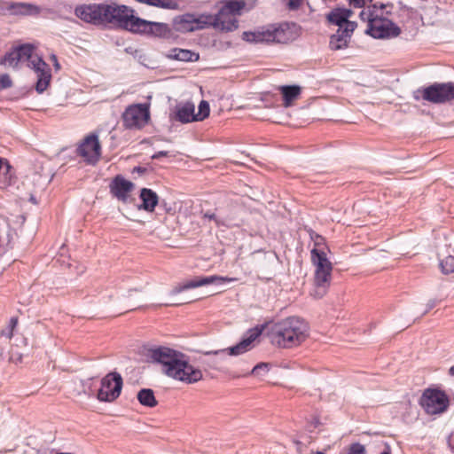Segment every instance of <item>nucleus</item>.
I'll use <instances>...</instances> for the list:
<instances>
[{"label": "nucleus", "mask_w": 454, "mask_h": 454, "mask_svg": "<svg viewBox=\"0 0 454 454\" xmlns=\"http://www.w3.org/2000/svg\"><path fill=\"white\" fill-rule=\"evenodd\" d=\"M439 266L441 271L445 275L454 273V255H448L441 260Z\"/></svg>", "instance_id": "32"}, {"label": "nucleus", "mask_w": 454, "mask_h": 454, "mask_svg": "<svg viewBox=\"0 0 454 454\" xmlns=\"http://www.w3.org/2000/svg\"><path fill=\"white\" fill-rule=\"evenodd\" d=\"M244 6L245 3L242 0H231L223 5L219 11L235 16V14L239 13Z\"/></svg>", "instance_id": "31"}, {"label": "nucleus", "mask_w": 454, "mask_h": 454, "mask_svg": "<svg viewBox=\"0 0 454 454\" xmlns=\"http://www.w3.org/2000/svg\"><path fill=\"white\" fill-rule=\"evenodd\" d=\"M129 7L117 4H91L76 6L74 14L86 23L93 25L112 24L124 29Z\"/></svg>", "instance_id": "1"}, {"label": "nucleus", "mask_w": 454, "mask_h": 454, "mask_svg": "<svg viewBox=\"0 0 454 454\" xmlns=\"http://www.w3.org/2000/svg\"><path fill=\"white\" fill-rule=\"evenodd\" d=\"M449 373H450V375L454 376V365H453V366H451V367L450 368V370H449Z\"/></svg>", "instance_id": "50"}, {"label": "nucleus", "mask_w": 454, "mask_h": 454, "mask_svg": "<svg viewBox=\"0 0 454 454\" xmlns=\"http://www.w3.org/2000/svg\"><path fill=\"white\" fill-rule=\"evenodd\" d=\"M34 49L35 47L30 43L12 47L0 59V65L15 68L20 62L31 59Z\"/></svg>", "instance_id": "12"}, {"label": "nucleus", "mask_w": 454, "mask_h": 454, "mask_svg": "<svg viewBox=\"0 0 454 454\" xmlns=\"http://www.w3.org/2000/svg\"><path fill=\"white\" fill-rule=\"evenodd\" d=\"M308 335V324L298 317H289L274 324L270 331L271 342L285 348L299 346Z\"/></svg>", "instance_id": "2"}, {"label": "nucleus", "mask_w": 454, "mask_h": 454, "mask_svg": "<svg viewBox=\"0 0 454 454\" xmlns=\"http://www.w3.org/2000/svg\"><path fill=\"white\" fill-rule=\"evenodd\" d=\"M416 101L423 99L432 104L441 105L454 99V82H434L427 87H420L413 91Z\"/></svg>", "instance_id": "5"}, {"label": "nucleus", "mask_w": 454, "mask_h": 454, "mask_svg": "<svg viewBox=\"0 0 454 454\" xmlns=\"http://www.w3.org/2000/svg\"><path fill=\"white\" fill-rule=\"evenodd\" d=\"M380 454H391V450L388 445L386 446L383 451H381Z\"/></svg>", "instance_id": "49"}, {"label": "nucleus", "mask_w": 454, "mask_h": 454, "mask_svg": "<svg viewBox=\"0 0 454 454\" xmlns=\"http://www.w3.org/2000/svg\"><path fill=\"white\" fill-rule=\"evenodd\" d=\"M352 15V11L346 8H335L332 10L327 15V20L338 26L340 28L347 26V23H355L354 21H349L348 18Z\"/></svg>", "instance_id": "20"}, {"label": "nucleus", "mask_w": 454, "mask_h": 454, "mask_svg": "<svg viewBox=\"0 0 454 454\" xmlns=\"http://www.w3.org/2000/svg\"><path fill=\"white\" fill-rule=\"evenodd\" d=\"M311 262L316 267L315 270V289L312 295L320 299L328 291L332 279L333 264L328 260L326 253L324 250L314 247L311 252Z\"/></svg>", "instance_id": "3"}, {"label": "nucleus", "mask_w": 454, "mask_h": 454, "mask_svg": "<svg viewBox=\"0 0 454 454\" xmlns=\"http://www.w3.org/2000/svg\"><path fill=\"white\" fill-rule=\"evenodd\" d=\"M18 319L16 317H12L10 320V329L13 330V328L17 325Z\"/></svg>", "instance_id": "47"}, {"label": "nucleus", "mask_w": 454, "mask_h": 454, "mask_svg": "<svg viewBox=\"0 0 454 454\" xmlns=\"http://www.w3.org/2000/svg\"><path fill=\"white\" fill-rule=\"evenodd\" d=\"M101 146L98 137L95 134H90L84 138L77 148V153L85 158L90 163L97 162L100 157Z\"/></svg>", "instance_id": "13"}, {"label": "nucleus", "mask_w": 454, "mask_h": 454, "mask_svg": "<svg viewBox=\"0 0 454 454\" xmlns=\"http://www.w3.org/2000/svg\"><path fill=\"white\" fill-rule=\"evenodd\" d=\"M190 301H192L191 300H182V301H176V302L164 303L163 305H165V306H177V305L188 303Z\"/></svg>", "instance_id": "46"}, {"label": "nucleus", "mask_w": 454, "mask_h": 454, "mask_svg": "<svg viewBox=\"0 0 454 454\" xmlns=\"http://www.w3.org/2000/svg\"><path fill=\"white\" fill-rule=\"evenodd\" d=\"M356 27V23H347L344 27H339L336 33L330 37V49L333 51L346 49Z\"/></svg>", "instance_id": "14"}, {"label": "nucleus", "mask_w": 454, "mask_h": 454, "mask_svg": "<svg viewBox=\"0 0 454 454\" xmlns=\"http://www.w3.org/2000/svg\"><path fill=\"white\" fill-rule=\"evenodd\" d=\"M203 218L214 220L217 226L225 225V223L222 218L218 217L215 213L209 211L203 213Z\"/></svg>", "instance_id": "39"}, {"label": "nucleus", "mask_w": 454, "mask_h": 454, "mask_svg": "<svg viewBox=\"0 0 454 454\" xmlns=\"http://www.w3.org/2000/svg\"><path fill=\"white\" fill-rule=\"evenodd\" d=\"M193 13L176 16L172 20L173 29L178 33L193 32Z\"/></svg>", "instance_id": "23"}, {"label": "nucleus", "mask_w": 454, "mask_h": 454, "mask_svg": "<svg viewBox=\"0 0 454 454\" xmlns=\"http://www.w3.org/2000/svg\"><path fill=\"white\" fill-rule=\"evenodd\" d=\"M139 197L142 204L138 206V208L147 212H153L159 202L157 193L152 189L142 188Z\"/></svg>", "instance_id": "22"}, {"label": "nucleus", "mask_w": 454, "mask_h": 454, "mask_svg": "<svg viewBox=\"0 0 454 454\" xmlns=\"http://www.w3.org/2000/svg\"><path fill=\"white\" fill-rule=\"evenodd\" d=\"M202 378V371L200 368L191 364L189 356H186L176 380L184 382L185 384H193L201 380Z\"/></svg>", "instance_id": "18"}, {"label": "nucleus", "mask_w": 454, "mask_h": 454, "mask_svg": "<svg viewBox=\"0 0 454 454\" xmlns=\"http://www.w3.org/2000/svg\"><path fill=\"white\" fill-rule=\"evenodd\" d=\"M262 333V329L255 327L253 329H250L247 333V336L245 337L241 341H239L235 346H232L228 348L223 349H218V350H210V351H205L203 352L204 356H225L226 353L230 356H239L241 354L246 353L251 348V345L254 340L257 337H259Z\"/></svg>", "instance_id": "11"}, {"label": "nucleus", "mask_w": 454, "mask_h": 454, "mask_svg": "<svg viewBox=\"0 0 454 454\" xmlns=\"http://www.w3.org/2000/svg\"><path fill=\"white\" fill-rule=\"evenodd\" d=\"M340 454H366L365 446L359 443H351L348 448L342 450Z\"/></svg>", "instance_id": "33"}, {"label": "nucleus", "mask_w": 454, "mask_h": 454, "mask_svg": "<svg viewBox=\"0 0 454 454\" xmlns=\"http://www.w3.org/2000/svg\"><path fill=\"white\" fill-rule=\"evenodd\" d=\"M283 97L284 106L288 107L301 94V87L298 85H283L278 88Z\"/></svg>", "instance_id": "26"}, {"label": "nucleus", "mask_w": 454, "mask_h": 454, "mask_svg": "<svg viewBox=\"0 0 454 454\" xmlns=\"http://www.w3.org/2000/svg\"><path fill=\"white\" fill-rule=\"evenodd\" d=\"M434 301H432L431 303L428 304L429 309L434 308Z\"/></svg>", "instance_id": "51"}, {"label": "nucleus", "mask_w": 454, "mask_h": 454, "mask_svg": "<svg viewBox=\"0 0 454 454\" xmlns=\"http://www.w3.org/2000/svg\"><path fill=\"white\" fill-rule=\"evenodd\" d=\"M419 404L428 415L442 414L448 410L450 398L443 390L427 388L420 397Z\"/></svg>", "instance_id": "7"}, {"label": "nucleus", "mask_w": 454, "mask_h": 454, "mask_svg": "<svg viewBox=\"0 0 454 454\" xmlns=\"http://www.w3.org/2000/svg\"><path fill=\"white\" fill-rule=\"evenodd\" d=\"M215 19H217L215 22L216 24L215 25V28L223 31H233L238 28V20L233 15L219 11L218 13L215 15Z\"/></svg>", "instance_id": "24"}, {"label": "nucleus", "mask_w": 454, "mask_h": 454, "mask_svg": "<svg viewBox=\"0 0 454 454\" xmlns=\"http://www.w3.org/2000/svg\"><path fill=\"white\" fill-rule=\"evenodd\" d=\"M37 74V82L35 83V90L38 93H43L50 84L51 79V74L49 65L47 64L46 68H40L35 71Z\"/></svg>", "instance_id": "28"}, {"label": "nucleus", "mask_w": 454, "mask_h": 454, "mask_svg": "<svg viewBox=\"0 0 454 454\" xmlns=\"http://www.w3.org/2000/svg\"><path fill=\"white\" fill-rule=\"evenodd\" d=\"M349 1V4L355 7H363L365 3H366V0H348ZM369 2H372V0H368Z\"/></svg>", "instance_id": "42"}, {"label": "nucleus", "mask_w": 454, "mask_h": 454, "mask_svg": "<svg viewBox=\"0 0 454 454\" xmlns=\"http://www.w3.org/2000/svg\"><path fill=\"white\" fill-rule=\"evenodd\" d=\"M13 330L12 329H9L6 333L5 332H3V335L6 336L8 339H12V335H13V333H12Z\"/></svg>", "instance_id": "48"}, {"label": "nucleus", "mask_w": 454, "mask_h": 454, "mask_svg": "<svg viewBox=\"0 0 454 454\" xmlns=\"http://www.w3.org/2000/svg\"><path fill=\"white\" fill-rule=\"evenodd\" d=\"M216 20L217 19H215V15L200 14L196 16L193 14V31L204 29L209 27H215V25H216L215 22Z\"/></svg>", "instance_id": "29"}, {"label": "nucleus", "mask_w": 454, "mask_h": 454, "mask_svg": "<svg viewBox=\"0 0 454 454\" xmlns=\"http://www.w3.org/2000/svg\"><path fill=\"white\" fill-rule=\"evenodd\" d=\"M123 126L128 129H141L150 120V110L147 104L129 106L122 114Z\"/></svg>", "instance_id": "8"}, {"label": "nucleus", "mask_w": 454, "mask_h": 454, "mask_svg": "<svg viewBox=\"0 0 454 454\" xmlns=\"http://www.w3.org/2000/svg\"><path fill=\"white\" fill-rule=\"evenodd\" d=\"M133 188L134 184L132 182L126 180L119 175L113 179L110 184V192L119 200L126 202L129 198V193Z\"/></svg>", "instance_id": "19"}, {"label": "nucleus", "mask_w": 454, "mask_h": 454, "mask_svg": "<svg viewBox=\"0 0 454 454\" xmlns=\"http://www.w3.org/2000/svg\"><path fill=\"white\" fill-rule=\"evenodd\" d=\"M168 58L179 61L194 62L199 60L200 55L197 52L186 49L173 48L169 51Z\"/></svg>", "instance_id": "25"}, {"label": "nucleus", "mask_w": 454, "mask_h": 454, "mask_svg": "<svg viewBox=\"0 0 454 454\" xmlns=\"http://www.w3.org/2000/svg\"><path fill=\"white\" fill-rule=\"evenodd\" d=\"M270 364L267 363H260L256 364L251 371V374L255 376H263L269 372Z\"/></svg>", "instance_id": "37"}, {"label": "nucleus", "mask_w": 454, "mask_h": 454, "mask_svg": "<svg viewBox=\"0 0 454 454\" xmlns=\"http://www.w3.org/2000/svg\"><path fill=\"white\" fill-rule=\"evenodd\" d=\"M227 281H230V279H228L227 278L218 277V276L197 278L195 279L189 280L183 285H178V286H175L171 290L170 294L176 295V294H178L185 290H188V289L196 288V287H200V286H207V285H210V284L220 285V284L225 283Z\"/></svg>", "instance_id": "16"}, {"label": "nucleus", "mask_w": 454, "mask_h": 454, "mask_svg": "<svg viewBox=\"0 0 454 454\" xmlns=\"http://www.w3.org/2000/svg\"><path fill=\"white\" fill-rule=\"evenodd\" d=\"M286 25H270L261 27L254 32H244L242 38L249 43H286L289 37L286 35Z\"/></svg>", "instance_id": "6"}, {"label": "nucleus", "mask_w": 454, "mask_h": 454, "mask_svg": "<svg viewBox=\"0 0 454 454\" xmlns=\"http://www.w3.org/2000/svg\"><path fill=\"white\" fill-rule=\"evenodd\" d=\"M50 59L51 61L52 62L53 64V67L55 68L56 71H59L60 69V64L59 63L58 61V58L55 54H51L50 56Z\"/></svg>", "instance_id": "43"}, {"label": "nucleus", "mask_w": 454, "mask_h": 454, "mask_svg": "<svg viewBox=\"0 0 454 454\" xmlns=\"http://www.w3.org/2000/svg\"><path fill=\"white\" fill-rule=\"evenodd\" d=\"M176 119L182 123L196 121L197 118L194 114V105L186 103L184 106L177 107Z\"/></svg>", "instance_id": "27"}, {"label": "nucleus", "mask_w": 454, "mask_h": 454, "mask_svg": "<svg viewBox=\"0 0 454 454\" xmlns=\"http://www.w3.org/2000/svg\"><path fill=\"white\" fill-rule=\"evenodd\" d=\"M122 378L118 372H110L101 380V387L98 392L100 402H113L117 399L122 388Z\"/></svg>", "instance_id": "10"}, {"label": "nucleus", "mask_w": 454, "mask_h": 454, "mask_svg": "<svg viewBox=\"0 0 454 454\" xmlns=\"http://www.w3.org/2000/svg\"><path fill=\"white\" fill-rule=\"evenodd\" d=\"M28 67L34 71H37L40 68H46L47 63L41 57H35L28 59Z\"/></svg>", "instance_id": "36"}, {"label": "nucleus", "mask_w": 454, "mask_h": 454, "mask_svg": "<svg viewBox=\"0 0 454 454\" xmlns=\"http://www.w3.org/2000/svg\"><path fill=\"white\" fill-rule=\"evenodd\" d=\"M187 355L176 351V354L172 356L167 365L162 368L163 372L169 378L176 380L177 375L179 374L181 366L185 359Z\"/></svg>", "instance_id": "21"}, {"label": "nucleus", "mask_w": 454, "mask_h": 454, "mask_svg": "<svg viewBox=\"0 0 454 454\" xmlns=\"http://www.w3.org/2000/svg\"><path fill=\"white\" fill-rule=\"evenodd\" d=\"M208 358L207 359H200V363L202 364H205L207 365L208 368H211V369H219V364L221 362V360L225 356H215V355H211V356H207Z\"/></svg>", "instance_id": "34"}, {"label": "nucleus", "mask_w": 454, "mask_h": 454, "mask_svg": "<svg viewBox=\"0 0 454 454\" xmlns=\"http://www.w3.org/2000/svg\"><path fill=\"white\" fill-rule=\"evenodd\" d=\"M387 7H388V5H382L383 9H387Z\"/></svg>", "instance_id": "52"}, {"label": "nucleus", "mask_w": 454, "mask_h": 454, "mask_svg": "<svg viewBox=\"0 0 454 454\" xmlns=\"http://www.w3.org/2000/svg\"><path fill=\"white\" fill-rule=\"evenodd\" d=\"M12 86V81L9 74H3L0 75V90L9 89Z\"/></svg>", "instance_id": "38"}, {"label": "nucleus", "mask_w": 454, "mask_h": 454, "mask_svg": "<svg viewBox=\"0 0 454 454\" xmlns=\"http://www.w3.org/2000/svg\"><path fill=\"white\" fill-rule=\"evenodd\" d=\"M146 171H147V169L145 168L137 166L133 168L132 173H137L139 175H144L145 173H146Z\"/></svg>", "instance_id": "45"}, {"label": "nucleus", "mask_w": 454, "mask_h": 454, "mask_svg": "<svg viewBox=\"0 0 454 454\" xmlns=\"http://www.w3.org/2000/svg\"><path fill=\"white\" fill-rule=\"evenodd\" d=\"M137 397L140 404L144 406L152 408L157 405L154 393L151 388H142L138 391Z\"/></svg>", "instance_id": "30"}, {"label": "nucleus", "mask_w": 454, "mask_h": 454, "mask_svg": "<svg viewBox=\"0 0 454 454\" xmlns=\"http://www.w3.org/2000/svg\"><path fill=\"white\" fill-rule=\"evenodd\" d=\"M168 155V151H160V152H157L156 153H154L153 156H152V159L153 160H158L160 159V157H166Z\"/></svg>", "instance_id": "44"}, {"label": "nucleus", "mask_w": 454, "mask_h": 454, "mask_svg": "<svg viewBox=\"0 0 454 454\" xmlns=\"http://www.w3.org/2000/svg\"><path fill=\"white\" fill-rule=\"evenodd\" d=\"M301 0H287V7L290 11H296L301 4Z\"/></svg>", "instance_id": "40"}, {"label": "nucleus", "mask_w": 454, "mask_h": 454, "mask_svg": "<svg viewBox=\"0 0 454 454\" xmlns=\"http://www.w3.org/2000/svg\"><path fill=\"white\" fill-rule=\"evenodd\" d=\"M135 11L129 8V18H126L124 29L136 34L152 35L158 38H170L173 35L168 24L149 21L134 15Z\"/></svg>", "instance_id": "4"}, {"label": "nucleus", "mask_w": 454, "mask_h": 454, "mask_svg": "<svg viewBox=\"0 0 454 454\" xmlns=\"http://www.w3.org/2000/svg\"><path fill=\"white\" fill-rule=\"evenodd\" d=\"M4 11L12 16H38L41 7L30 3L8 2L4 4Z\"/></svg>", "instance_id": "15"}, {"label": "nucleus", "mask_w": 454, "mask_h": 454, "mask_svg": "<svg viewBox=\"0 0 454 454\" xmlns=\"http://www.w3.org/2000/svg\"><path fill=\"white\" fill-rule=\"evenodd\" d=\"M177 350L165 346H154L145 348V356L155 364H160L164 368Z\"/></svg>", "instance_id": "17"}, {"label": "nucleus", "mask_w": 454, "mask_h": 454, "mask_svg": "<svg viewBox=\"0 0 454 454\" xmlns=\"http://www.w3.org/2000/svg\"><path fill=\"white\" fill-rule=\"evenodd\" d=\"M210 113V107L209 104L205 101L201 100L199 105V112L196 115V121H203L205 118H207L209 115Z\"/></svg>", "instance_id": "35"}, {"label": "nucleus", "mask_w": 454, "mask_h": 454, "mask_svg": "<svg viewBox=\"0 0 454 454\" xmlns=\"http://www.w3.org/2000/svg\"><path fill=\"white\" fill-rule=\"evenodd\" d=\"M366 33L377 39L394 38L401 34V28L388 19L375 16L370 19Z\"/></svg>", "instance_id": "9"}, {"label": "nucleus", "mask_w": 454, "mask_h": 454, "mask_svg": "<svg viewBox=\"0 0 454 454\" xmlns=\"http://www.w3.org/2000/svg\"><path fill=\"white\" fill-rule=\"evenodd\" d=\"M359 17L363 20H367L369 22L370 19H374L375 16L370 11L362 10L359 13Z\"/></svg>", "instance_id": "41"}]
</instances>
